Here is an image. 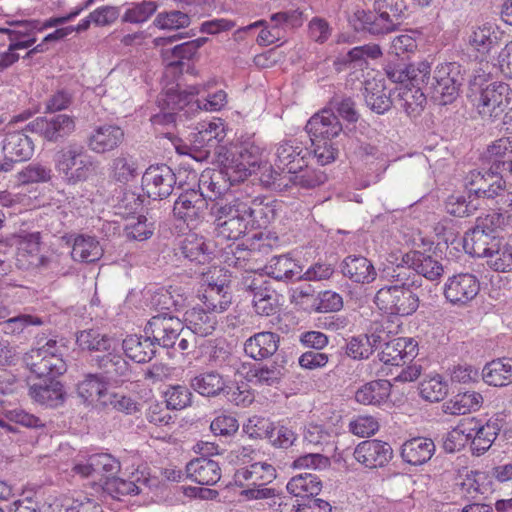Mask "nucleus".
I'll list each match as a JSON object with an SVG mask.
<instances>
[{
    "label": "nucleus",
    "instance_id": "obj_1",
    "mask_svg": "<svg viewBox=\"0 0 512 512\" xmlns=\"http://www.w3.org/2000/svg\"><path fill=\"white\" fill-rule=\"evenodd\" d=\"M215 233L226 240H237L250 229L266 227L273 209L261 197L239 193L225 203H215L211 207Z\"/></svg>",
    "mask_w": 512,
    "mask_h": 512
},
{
    "label": "nucleus",
    "instance_id": "obj_2",
    "mask_svg": "<svg viewBox=\"0 0 512 512\" xmlns=\"http://www.w3.org/2000/svg\"><path fill=\"white\" fill-rule=\"evenodd\" d=\"M56 168L66 184L77 185L97 175L99 162L84 147L70 145L59 155Z\"/></svg>",
    "mask_w": 512,
    "mask_h": 512
},
{
    "label": "nucleus",
    "instance_id": "obj_3",
    "mask_svg": "<svg viewBox=\"0 0 512 512\" xmlns=\"http://www.w3.org/2000/svg\"><path fill=\"white\" fill-rule=\"evenodd\" d=\"M405 275L406 273L401 270L397 274H392L391 277L400 284L385 286L377 291L375 303L380 310L399 316H408L417 310L418 296L409 288Z\"/></svg>",
    "mask_w": 512,
    "mask_h": 512
},
{
    "label": "nucleus",
    "instance_id": "obj_4",
    "mask_svg": "<svg viewBox=\"0 0 512 512\" xmlns=\"http://www.w3.org/2000/svg\"><path fill=\"white\" fill-rule=\"evenodd\" d=\"M23 361L26 367L39 378H55L67 369L55 340H49L42 347L31 349L25 353Z\"/></svg>",
    "mask_w": 512,
    "mask_h": 512
},
{
    "label": "nucleus",
    "instance_id": "obj_5",
    "mask_svg": "<svg viewBox=\"0 0 512 512\" xmlns=\"http://www.w3.org/2000/svg\"><path fill=\"white\" fill-rule=\"evenodd\" d=\"M512 90L504 82H494L481 89L474 100L479 115L487 121L501 119L511 104Z\"/></svg>",
    "mask_w": 512,
    "mask_h": 512
},
{
    "label": "nucleus",
    "instance_id": "obj_6",
    "mask_svg": "<svg viewBox=\"0 0 512 512\" xmlns=\"http://www.w3.org/2000/svg\"><path fill=\"white\" fill-rule=\"evenodd\" d=\"M500 221V214L492 213L484 218L478 217L476 226L467 232L464 237V248L476 257H488L499 244V240L492 235L494 227Z\"/></svg>",
    "mask_w": 512,
    "mask_h": 512
},
{
    "label": "nucleus",
    "instance_id": "obj_7",
    "mask_svg": "<svg viewBox=\"0 0 512 512\" xmlns=\"http://www.w3.org/2000/svg\"><path fill=\"white\" fill-rule=\"evenodd\" d=\"M198 86H191L177 95L168 94V104L173 103V110L183 111L184 115L196 111H219L227 104V94L224 90H218L208 95L205 99H195L199 94Z\"/></svg>",
    "mask_w": 512,
    "mask_h": 512
},
{
    "label": "nucleus",
    "instance_id": "obj_8",
    "mask_svg": "<svg viewBox=\"0 0 512 512\" xmlns=\"http://www.w3.org/2000/svg\"><path fill=\"white\" fill-rule=\"evenodd\" d=\"M274 168L289 176L308 167L310 151L297 139H284L275 145Z\"/></svg>",
    "mask_w": 512,
    "mask_h": 512
},
{
    "label": "nucleus",
    "instance_id": "obj_9",
    "mask_svg": "<svg viewBox=\"0 0 512 512\" xmlns=\"http://www.w3.org/2000/svg\"><path fill=\"white\" fill-rule=\"evenodd\" d=\"M261 154L262 150L258 145H241L235 152H230L231 159L226 158V174L233 181H243L260 167Z\"/></svg>",
    "mask_w": 512,
    "mask_h": 512
},
{
    "label": "nucleus",
    "instance_id": "obj_10",
    "mask_svg": "<svg viewBox=\"0 0 512 512\" xmlns=\"http://www.w3.org/2000/svg\"><path fill=\"white\" fill-rule=\"evenodd\" d=\"M207 288L203 293V303L207 310L212 313H222L231 304V297L228 293L227 279L223 270L217 267L210 269L207 273L200 272Z\"/></svg>",
    "mask_w": 512,
    "mask_h": 512
},
{
    "label": "nucleus",
    "instance_id": "obj_11",
    "mask_svg": "<svg viewBox=\"0 0 512 512\" xmlns=\"http://www.w3.org/2000/svg\"><path fill=\"white\" fill-rule=\"evenodd\" d=\"M75 128L74 117L67 114L40 116L29 122L26 126V130L54 143L68 137L74 132Z\"/></svg>",
    "mask_w": 512,
    "mask_h": 512
},
{
    "label": "nucleus",
    "instance_id": "obj_12",
    "mask_svg": "<svg viewBox=\"0 0 512 512\" xmlns=\"http://www.w3.org/2000/svg\"><path fill=\"white\" fill-rule=\"evenodd\" d=\"M432 88L434 95L440 97L442 104L451 103L458 95L464 81L460 64L456 62L443 63L436 67Z\"/></svg>",
    "mask_w": 512,
    "mask_h": 512
},
{
    "label": "nucleus",
    "instance_id": "obj_13",
    "mask_svg": "<svg viewBox=\"0 0 512 512\" xmlns=\"http://www.w3.org/2000/svg\"><path fill=\"white\" fill-rule=\"evenodd\" d=\"M184 330L183 322L168 313L153 316L145 325L144 333L152 337L156 346L173 348Z\"/></svg>",
    "mask_w": 512,
    "mask_h": 512
},
{
    "label": "nucleus",
    "instance_id": "obj_14",
    "mask_svg": "<svg viewBox=\"0 0 512 512\" xmlns=\"http://www.w3.org/2000/svg\"><path fill=\"white\" fill-rule=\"evenodd\" d=\"M176 176L172 169L165 165L150 166L142 176V186L149 198L161 200L173 192Z\"/></svg>",
    "mask_w": 512,
    "mask_h": 512
},
{
    "label": "nucleus",
    "instance_id": "obj_15",
    "mask_svg": "<svg viewBox=\"0 0 512 512\" xmlns=\"http://www.w3.org/2000/svg\"><path fill=\"white\" fill-rule=\"evenodd\" d=\"M465 186L469 193L478 197L496 199L504 189V179L501 170L492 166L488 170H473L466 177Z\"/></svg>",
    "mask_w": 512,
    "mask_h": 512
},
{
    "label": "nucleus",
    "instance_id": "obj_16",
    "mask_svg": "<svg viewBox=\"0 0 512 512\" xmlns=\"http://www.w3.org/2000/svg\"><path fill=\"white\" fill-rule=\"evenodd\" d=\"M306 131L313 143L322 140L332 141L343 132V127L332 109L324 108L315 113L306 124Z\"/></svg>",
    "mask_w": 512,
    "mask_h": 512
},
{
    "label": "nucleus",
    "instance_id": "obj_17",
    "mask_svg": "<svg viewBox=\"0 0 512 512\" xmlns=\"http://www.w3.org/2000/svg\"><path fill=\"white\" fill-rule=\"evenodd\" d=\"M467 424L471 429L469 442L474 455L484 454L493 444L498 436L502 424L499 419H489L486 423L472 417L467 418Z\"/></svg>",
    "mask_w": 512,
    "mask_h": 512
},
{
    "label": "nucleus",
    "instance_id": "obj_18",
    "mask_svg": "<svg viewBox=\"0 0 512 512\" xmlns=\"http://www.w3.org/2000/svg\"><path fill=\"white\" fill-rule=\"evenodd\" d=\"M123 129L114 124L95 126L87 136L86 144L90 151L105 154L117 149L124 141Z\"/></svg>",
    "mask_w": 512,
    "mask_h": 512
},
{
    "label": "nucleus",
    "instance_id": "obj_19",
    "mask_svg": "<svg viewBox=\"0 0 512 512\" xmlns=\"http://www.w3.org/2000/svg\"><path fill=\"white\" fill-rule=\"evenodd\" d=\"M208 203L202 192L188 189L176 199L173 207L174 216L187 225H195L205 214Z\"/></svg>",
    "mask_w": 512,
    "mask_h": 512
},
{
    "label": "nucleus",
    "instance_id": "obj_20",
    "mask_svg": "<svg viewBox=\"0 0 512 512\" xmlns=\"http://www.w3.org/2000/svg\"><path fill=\"white\" fill-rule=\"evenodd\" d=\"M479 289V281L474 275L459 273L448 278L444 286V296L453 304L464 305L476 297Z\"/></svg>",
    "mask_w": 512,
    "mask_h": 512
},
{
    "label": "nucleus",
    "instance_id": "obj_21",
    "mask_svg": "<svg viewBox=\"0 0 512 512\" xmlns=\"http://www.w3.org/2000/svg\"><path fill=\"white\" fill-rule=\"evenodd\" d=\"M392 455L391 446L380 440L363 441L354 450L355 459L370 469L383 467L391 460Z\"/></svg>",
    "mask_w": 512,
    "mask_h": 512
},
{
    "label": "nucleus",
    "instance_id": "obj_22",
    "mask_svg": "<svg viewBox=\"0 0 512 512\" xmlns=\"http://www.w3.org/2000/svg\"><path fill=\"white\" fill-rule=\"evenodd\" d=\"M417 346V342L412 338L399 337L391 339L379 353V359L387 365H405L416 357Z\"/></svg>",
    "mask_w": 512,
    "mask_h": 512
},
{
    "label": "nucleus",
    "instance_id": "obj_23",
    "mask_svg": "<svg viewBox=\"0 0 512 512\" xmlns=\"http://www.w3.org/2000/svg\"><path fill=\"white\" fill-rule=\"evenodd\" d=\"M211 247L206 239L196 233H188L180 241L176 255L190 263L204 265L211 259Z\"/></svg>",
    "mask_w": 512,
    "mask_h": 512
},
{
    "label": "nucleus",
    "instance_id": "obj_24",
    "mask_svg": "<svg viewBox=\"0 0 512 512\" xmlns=\"http://www.w3.org/2000/svg\"><path fill=\"white\" fill-rule=\"evenodd\" d=\"M402 263L430 281L439 280L444 266L434 256L420 251H410L402 257Z\"/></svg>",
    "mask_w": 512,
    "mask_h": 512
},
{
    "label": "nucleus",
    "instance_id": "obj_25",
    "mask_svg": "<svg viewBox=\"0 0 512 512\" xmlns=\"http://www.w3.org/2000/svg\"><path fill=\"white\" fill-rule=\"evenodd\" d=\"M342 274L352 282L369 284L376 279L377 272L372 262L361 255H349L340 264Z\"/></svg>",
    "mask_w": 512,
    "mask_h": 512
},
{
    "label": "nucleus",
    "instance_id": "obj_26",
    "mask_svg": "<svg viewBox=\"0 0 512 512\" xmlns=\"http://www.w3.org/2000/svg\"><path fill=\"white\" fill-rule=\"evenodd\" d=\"M276 478V469L267 462H255L236 470L234 479L236 485L265 486Z\"/></svg>",
    "mask_w": 512,
    "mask_h": 512
},
{
    "label": "nucleus",
    "instance_id": "obj_27",
    "mask_svg": "<svg viewBox=\"0 0 512 512\" xmlns=\"http://www.w3.org/2000/svg\"><path fill=\"white\" fill-rule=\"evenodd\" d=\"M186 474L189 479L200 485H215L221 478V468L217 461L198 457L186 465Z\"/></svg>",
    "mask_w": 512,
    "mask_h": 512
},
{
    "label": "nucleus",
    "instance_id": "obj_28",
    "mask_svg": "<svg viewBox=\"0 0 512 512\" xmlns=\"http://www.w3.org/2000/svg\"><path fill=\"white\" fill-rule=\"evenodd\" d=\"M354 27L356 30L367 31L372 35H384L395 31L401 21H393L390 17H385L378 13L374 15L371 12L358 10L354 14Z\"/></svg>",
    "mask_w": 512,
    "mask_h": 512
},
{
    "label": "nucleus",
    "instance_id": "obj_29",
    "mask_svg": "<svg viewBox=\"0 0 512 512\" xmlns=\"http://www.w3.org/2000/svg\"><path fill=\"white\" fill-rule=\"evenodd\" d=\"M279 336L273 332H259L248 338L244 343V351L254 360H263L276 353Z\"/></svg>",
    "mask_w": 512,
    "mask_h": 512
},
{
    "label": "nucleus",
    "instance_id": "obj_30",
    "mask_svg": "<svg viewBox=\"0 0 512 512\" xmlns=\"http://www.w3.org/2000/svg\"><path fill=\"white\" fill-rule=\"evenodd\" d=\"M435 453V444L432 439L425 437H414L405 441L401 447L402 459L414 466L423 465L428 462Z\"/></svg>",
    "mask_w": 512,
    "mask_h": 512
},
{
    "label": "nucleus",
    "instance_id": "obj_31",
    "mask_svg": "<svg viewBox=\"0 0 512 512\" xmlns=\"http://www.w3.org/2000/svg\"><path fill=\"white\" fill-rule=\"evenodd\" d=\"M2 150L6 157L25 161L34 153V143L24 131H8L3 139Z\"/></svg>",
    "mask_w": 512,
    "mask_h": 512
},
{
    "label": "nucleus",
    "instance_id": "obj_32",
    "mask_svg": "<svg viewBox=\"0 0 512 512\" xmlns=\"http://www.w3.org/2000/svg\"><path fill=\"white\" fill-rule=\"evenodd\" d=\"M125 354L137 363L149 362L156 353V344L149 335H129L122 343Z\"/></svg>",
    "mask_w": 512,
    "mask_h": 512
},
{
    "label": "nucleus",
    "instance_id": "obj_33",
    "mask_svg": "<svg viewBox=\"0 0 512 512\" xmlns=\"http://www.w3.org/2000/svg\"><path fill=\"white\" fill-rule=\"evenodd\" d=\"M187 330L201 337L213 333L217 325L214 313L202 307H193L184 314Z\"/></svg>",
    "mask_w": 512,
    "mask_h": 512
},
{
    "label": "nucleus",
    "instance_id": "obj_34",
    "mask_svg": "<svg viewBox=\"0 0 512 512\" xmlns=\"http://www.w3.org/2000/svg\"><path fill=\"white\" fill-rule=\"evenodd\" d=\"M363 95L366 105L377 114H384L391 108L392 100L382 79L365 80Z\"/></svg>",
    "mask_w": 512,
    "mask_h": 512
},
{
    "label": "nucleus",
    "instance_id": "obj_35",
    "mask_svg": "<svg viewBox=\"0 0 512 512\" xmlns=\"http://www.w3.org/2000/svg\"><path fill=\"white\" fill-rule=\"evenodd\" d=\"M258 255L259 253L253 249L230 245L224 251V262L229 267L251 273L260 269Z\"/></svg>",
    "mask_w": 512,
    "mask_h": 512
},
{
    "label": "nucleus",
    "instance_id": "obj_36",
    "mask_svg": "<svg viewBox=\"0 0 512 512\" xmlns=\"http://www.w3.org/2000/svg\"><path fill=\"white\" fill-rule=\"evenodd\" d=\"M391 393L388 380L379 379L365 383L355 392V400L362 405H381L386 402Z\"/></svg>",
    "mask_w": 512,
    "mask_h": 512
},
{
    "label": "nucleus",
    "instance_id": "obj_37",
    "mask_svg": "<svg viewBox=\"0 0 512 512\" xmlns=\"http://www.w3.org/2000/svg\"><path fill=\"white\" fill-rule=\"evenodd\" d=\"M98 365L109 381L123 383L130 379L129 363L120 354L109 352L98 360Z\"/></svg>",
    "mask_w": 512,
    "mask_h": 512
},
{
    "label": "nucleus",
    "instance_id": "obj_38",
    "mask_svg": "<svg viewBox=\"0 0 512 512\" xmlns=\"http://www.w3.org/2000/svg\"><path fill=\"white\" fill-rule=\"evenodd\" d=\"M287 491L303 501L316 496L322 489V481L313 473H302L292 477L287 483Z\"/></svg>",
    "mask_w": 512,
    "mask_h": 512
},
{
    "label": "nucleus",
    "instance_id": "obj_39",
    "mask_svg": "<svg viewBox=\"0 0 512 512\" xmlns=\"http://www.w3.org/2000/svg\"><path fill=\"white\" fill-rule=\"evenodd\" d=\"M486 159L496 170L506 171L512 161V135L493 141L487 147Z\"/></svg>",
    "mask_w": 512,
    "mask_h": 512
},
{
    "label": "nucleus",
    "instance_id": "obj_40",
    "mask_svg": "<svg viewBox=\"0 0 512 512\" xmlns=\"http://www.w3.org/2000/svg\"><path fill=\"white\" fill-rule=\"evenodd\" d=\"M266 269L268 275L279 281L303 278L301 267L288 255L274 256Z\"/></svg>",
    "mask_w": 512,
    "mask_h": 512
},
{
    "label": "nucleus",
    "instance_id": "obj_41",
    "mask_svg": "<svg viewBox=\"0 0 512 512\" xmlns=\"http://www.w3.org/2000/svg\"><path fill=\"white\" fill-rule=\"evenodd\" d=\"M483 403V397L475 391L456 394L443 405L444 412L452 415H464L478 410Z\"/></svg>",
    "mask_w": 512,
    "mask_h": 512
},
{
    "label": "nucleus",
    "instance_id": "obj_42",
    "mask_svg": "<svg viewBox=\"0 0 512 512\" xmlns=\"http://www.w3.org/2000/svg\"><path fill=\"white\" fill-rule=\"evenodd\" d=\"M483 379L491 386L502 387L512 383V360L497 359L483 369Z\"/></svg>",
    "mask_w": 512,
    "mask_h": 512
},
{
    "label": "nucleus",
    "instance_id": "obj_43",
    "mask_svg": "<svg viewBox=\"0 0 512 512\" xmlns=\"http://www.w3.org/2000/svg\"><path fill=\"white\" fill-rule=\"evenodd\" d=\"M194 142L200 147L213 148L225 137L224 123L220 119L203 121L196 126Z\"/></svg>",
    "mask_w": 512,
    "mask_h": 512
},
{
    "label": "nucleus",
    "instance_id": "obj_44",
    "mask_svg": "<svg viewBox=\"0 0 512 512\" xmlns=\"http://www.w3.org/2000/svg\"><path fill=\"white\" fill-rule=\"evenodd\" d=\"M425 102V94L421 91L419 86L399 88L395 100L396 105L410 117L419 115Z\"/></svg>",
    "mask_w": 512,
    "mask_h": 512
},
{
    "label": "nucleus",
    "instance_id": "obj_45",
    "mask_svg": "<svg viewBox=\"0 0 512 512\" xmlns=\"http://www.w3.org/2000/svg\"><path fill=\"white\" fill-rule=\"evenodd\" d=\"M191 387L202 396L215 397L224 391L226 381L217 372L201 373L190 381Z\"/></svg>",
    "mask_w": 512,
    "mask_h": 512
},
{
    "label": "nucleus",
    "instance_id": "obj_46",
    "mask_svg": "<svg viewBox=\"0 0 512 512\" xmlns=\"http://www.w3.org/2000/svg\"><path fill=\"white\" fill-rule=\"evenodd\" d=\"M103 255L99 242L91 236H78L71 251L75 261L92 263L98 261Z\"/></svg>",
    "mask_w": 512,
    "mask_h": 512
},
{
    "label": "nucleus",
    "instance_id": "obj_47",
    "mask_svg": "<svg viewBox=\"0 0 512 512\" xmlns=\"http://www.w3.org/2000/svg\"><path fill=\"white\" fill-rule=\"evenodd\" d=\"M30 395L36 402L52 408L62 405L65 400L63 386L57 381H51L45 386L33 385Z\"/></svg>",
    "mask_w": 512,
    "mask_h": 512
},
{
    "label": "nucleus",
    "instance_id": "obj_48",
    "mask_svg": "<svg viewBox=\"0 0 512 512\" xmlns=\"http://www.w3.org/2000/svg\"><path fill=\"white\" fill-rule=\"evenodd\" d=\"M228 189L221 171L206 170L199 178L198 190L205 196V200L220 197Z\"/></svg>",
    "mask_w": 512,
    "mask_h": 512
},
{
    "label": "nucleus",
    "instance_id": "obj_49",
    "mask_svg": "<svg viewBox=\"0 0 512 512\" xmlns=\"http://www.w3.org/2000/svg\"><path fill=\"white\" fill-rule=\"evenodd\" d=\"M139 174V165L137 160L127 154L121 153L111 162V175L113 179L120 183H128L135 179Z\"/></svg>",
    "mask_w": 512,
    "mask_h": 512
},
{
    "label": "nucleus",
    "instance_id": "obj_50",
    "mask_svg": "<svg viewBox=\"0 0 512 512\" xmlns=\"http://www.w3.org/2000/svg\"><path fill=\"white\" fill-rule=\"evenodd\" d=\"M149 483L148 478L136 477L133 480L122 479L118 477H112L107 480L106 490L111 493L114 497L119 498L124 495H137L140 494L144 486Z\"/></svg>",
    "mask_w": 512,
    "mask_h": 512
},
{
    "label": "nucleus",
    "instance_id": "obj_51",
    "mask_svg": "<svg viewBox=\"0 0 512 512\" xmlns=\"http://www.w3.org/2000/svg\"><path fill=\"white\" fill-rule=\"evenodd\" d=\"M77 392L84 402L93 403L101 400L106 395L107 388L105 382L97 375L89 374L79 382Z\"/></svg>",
    "mask_w": 512,
    "mask_h": 512
},
{
    "label": "nucleus",
    "instance_id": "obj_52",
    "mask_svg": "<svg viewBox=\"0 0 512 512\" xmlns=\"http://www.w3.org/2000/svg\"><path fill=\"white\" fill-rule=\"evenodd\" d=\"M29 245L31 246L30 250V258L28 259V266L31 268H36L40 270L49 269L53 272L57 271L58 264V256L51 255H40L38 253H33L34 251H38V246L41 240V235L39 232L31 233L27 236Z\"/></svg>",
    "mask_w": 512,
    "mask_h": 512
},
{
    "label": "nucleus",
    "instance_id": "obj_53",
    "mask_svg": "<svg viewBox=\"0 0 512 512\" xmlns=\"http://www.w3.org/2000/svg\"><path fill=\"white\" fill-rule=\"evenodd\" d=\"M469 42L480 53H488L499 42L498 32L492 25L485 24L472 32Z\"/></svg>",
    "mask_w": 512,
    "mask_h": 512
},
{
    "label": "nucleus",
    "instance_id": "obj_54",
    "mask_svg": "<svg viewBox=\"0 0 512 512\" xmlns=\"http://www.w3.org/2000/svg\"><path fill=\"white\" fill-rule=\"evenodd\" d=\"M205 41V38H199L176 45L172 50L164 51L163 58L169 66L181 65V60L192 58Z\"/></svg>",
    "mask_w": 512,
    "mask_h": 512
},
{
    "label": "nucleus",
    "instance_id": "obj_55",
    "mask_svg": "<svg viewBox=\"0 0 512 512\" xmlns=\"http://www.w3.org/2000/svg\"><path fill=\"white\" fill-rule=\"evenodd\" d=\"M333 431L323 424L308 423L303 429V441L307 446L323 448L331 443Z\"/></svg>",
    "mask_w": 512,
    "mask_h": 512
},
{
    "label": "nucleus",
    "instance_id": "obj_56",
    "mask_svg": "<svg viewBox=\"0 0 512 512\" xmlns=\"http://www.w3.org/2000/svg\"><path fill=\"white\" fill-rule=\"evenodd\" d=\"M156 2L148 0L140 3H132L122 16V21L132 24L146 22L157 10Z\"/></svg>",
    "mask_w": 512,
    "mask_h": 512
},
{
    "label": "nucleus",
    "instance_id": "obj_57",
    "mask_svg": "<svg viewBox=\"0 0 512 512\" xmlns=\"http://www.w3.org/2000/svg\"><path fill=\"white\" fill-rule=\"evenodd\" d=\"M191 19L187 13L173 10L161 12L154 19L153 24L162 30H177L190 25Z\"/></svg>",
    "mask_w": 512,
    "mask_h": 512
},
{
    "label": "nucleus",
    "instance_id": "obj_58",
    "mask_svg": "<svg viewBox=\"0 0 512 512\" xmlns=\"http://www.w3.org/2000/svg\"><path fill=\"white\" fill-rule=\"evenodd\" d=\"M52 170L40 163H31L17 173L16 178L19 184L28 185L40 182H47L51 179Z\"/></svg>",
    "mask_w": 512,
    "mask_h": 512
},
{
    "label": "nucleus",
    "instance_id": "obj_59",
    "mask_svg": "<svg viewBox=\"0 0 512 512\" xmlns=\"http://www.w3.org/2000/svg\"><path fill=\"white\" fill-rule=\"evenodd\" d=\"M470 432L471 429L467 424V419L462 420L460 424L447 433L443 442L444 450L449 453L459 451L469 442Z\"/></svg>",
    "mask_w": 512,
    "mask_h": 512
},
{
    "label": "nucleus",
    "instance_id": "obj_60",
    "mask_svg": "<svg viewBox=\"0 0 512 512\" xmlns=\"http://www.w3.org/2000/svg\"><path fill=\"white\" fill-rule=\"evenodd\" d=\"M167 408L181 410L191 404L192 393L185 385L177 384L168 387L164 393Z\"/></svg>",
    "mask_w": 512,
    "mask_h": 512
},
{
    "label": "nucleus",
    "instance_id": "obj_61",
    "mask_svg": "<svg viewBox=\"0 0 512 512\" xmlns=\"http://www.w3.org/2000/svg\"><path fill=\"white\" fill-rule=\"evenodd\" d=\"M76 342L83 350L105 351L111 348L112 340L95 330H84L77 335Z\"/></svg>",
    "mask_w": 512,
    "mask_h": 512
},
{
    "label": "nucleus",
    "instance_id": "obj_62",
    "mask_svg": "<svg viewBox=\"0 0 512 512\" xmlns=\"http://www.w3.org/2000/svg\"><path fill=\"white\" fill-rule=\"evenodd\" d=\"M447 392V385L442 381V378L439 375L425 379L420 384L421 396L430 402H438L443 400L447 395Z\"/></svg>",
    "mask_w": 512,
    "mask_h": 512
},
{
    "label": "nucleus",
    "instance_id": "obj_63",
    "mask_svg": "<svg viewBox=\"0 0 512 512\" xmlns=\"http://www.w3.org/2000/svg\"><path fill=\"white\" fill-rule=\"evenodd\" d=\"M488 266L494 271L508 272L512 270V246L500 243L487 257Z\"/></svg>",
    "mask_w": 512,
    "mask_h": 512
},
{
    "label": "nucleus",
    "instance_id": "obj_64",
    "mask_svg": "<svg viewBox=\"0 0 512 512\" xmlns=\"http://www.w3.org/2000/svg\"><path fill=\"white\" fill-rule=\"evenodd\" d=\"M243 430L249 435V437L254 439H272L275 434L274 424L269 420L258 416L250 417L244 424Z\"/></svg>",
    "mask_w": 512,
    "mask_h": 512
}]
</instances>
